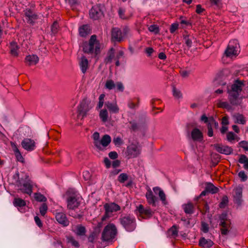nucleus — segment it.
Listing matches in <instances>:
<instances>
[{"instance_id":"14","label":"nucleus","mask_w":248,"mask_h":248,"mask_svg":"<svg viewBox=\"0 0 248 248\" xmlns=\"http://www.w3.org/2000/svg\"><path fill=\"white\" fill-rule=\"evenodd\" d=\"M140 152L139 146L136 144H131L127 147L126 153L129 157H136Z\"/></svg>"},{"instance_id":"23","label":"nucleus","mask_w":248,"mask_h":248,"mask_svg":"<svg viewBox=\"0 0 248 248\" xmlns=\"http://www.w3.org/2000/svg\"><path fill=\"white\" fill-rule=\"evenodd\" d=\"M191 138L194 141H201L202 140L203 136L202 132L198 128H194L191 131Z\"/></svg>"},{"instance_id":"20","label":"nucleus","mask_w":248,"mask_h":248,"mask_svg":"<svg viewBox=\"0 0 248 248\" xmlns=\"http://www.w3.org/2000/svg\"><path fill=\"white\" fill-rule=\"evenodd\" d=\"M111 139L108 135H105L100 140L99 147H96L97 149L103 150L104 148L106 147L111 142Z\"/></svg>"},{"instance_id":"4","label":"nucleus","mask_w":248,"mask_h":248,"mask_svg":"<svg viewBox=\"0 0 248 248\" xmlns=\"http://www.w3.org/2000/svg\"><path fill=\"white\" fill-rule=\"evenodd\" d=\"M117 234V229L115 225L112 223L107 225L102 233V240L103 241H111Z\"/></svg>"},{"instance_id":"48","label":"nucleus","mask_w":248,"mask_h":248,"mask_svg":"<svg viewBox=\"0 0 248 248\" xmlns=\"http://www.w3.org/2000/svg\"><path fill=\"white\" fill-rule=\"evenodd\" d=\"M228 203V198L227 196H224L223 197L220 203H219L220 208H224Z\"/></svg>"},{"instance_id":"44","label":"nucleus","mask_w":248,"mask_h":248,"mask_svg":"<svg viewBox=\"0 0 248 248\" xmlns=\"http://www.w3.org/2000/svg\"><path fill=\"white\" fill-rule=\"evenodd\" d=\"M67 242L71 244L73 246L78 248L79 246V243L73 237L69 236L67 238Z\"/></svg>"},{"instance_id":"57","label":"nucleus","mask_w":248,"mask_h":248,"mask_svg":"<svg viewBox=\"0 0 248 248\" xmlns=\"http://www.w3.org/2000/svg\"><path fill=\"white\" fill-rule=\"evenodd\" d=\"M218 105L219 107H221V108H230V105L227 102L220 101L218 103Z\"/></svg>"},{"instance_id":"32","label":"nucleus","mask_w":248,"mask_h":248,"mask_svg":"<svg viewBox=\"0 0 248 248\" xmlns=\"http://www.w3.org/2000/svg\"><path fill=\"white\" fill-rule=\"evenodd\" d=\"M11 54L14 56H17L18 54L19 47L15 42H12L10 46Z\"/></svg>"},{"instance_id":"41","label":"nucleus","mask_w":248,"mask_h":248,"mask_svg":"<svg viewBox=\"0 0 248 248\" xmlns=\"http://www.w3.org/2000/svg\"><path fill=\"white\" fill-rule=\"evenodd\" d=\"M115 84L112 79H108L106 81L105 87L109 90H113L115 89Z\"/></svg>"},{"instance_id":"1","label":"nucleus","mask_w":248,"mask_h":248,"mask_svg":"<svg viewBox=\"0 0 248 248\" xmlns=\"http://www.w3.org/2000/svg\"><path fill=\"white\" fill-rule=\"evenodd\" d=\"M243 83L236 80L232 85L231 89H228L229 99L232 105H238L241 103L242 97H239L240 93L242 89Z\"/></svg>"},{"instance_id":"47","label":"nucleus","mask_w":248,"mask_h":248,"mask_svg":"<svg viewBox=\"0 0 248 248\" xmlns=\"http://www.w3.org/2000/svg\"><path fill=\"white\" fill-rule=\"evenodd\" d=\"M124 86L121 82H117L115 84V91L123 92L124 90Z\"/></svg>"},{"instance_id":"43","label":"nucleus","mask_w":248,"mask_h":248,"mask_svg":"<svg viewBox=\"0 0 248 248\" xmlns=\"http://www.w3.org/2000/svg\"><path fill=\"white\" fill-rule=\"evenodd\" d=\"M172 94L176 99H180L183 97V94L181 91L174 86L172 87Z\"/></svg>"},{"instance_id":"33","label":"nucleus","mask_w":248,"mask_h":248,"mask_svg":"<svg viewBox=\"0 0 248 248\" xmlns=\"http://www.w3.org/2000/svg\"><path fill=\"white\" fill-rule=\"evenodd\" d=\"M234 123L244 124L246 123V120L244 116L240 114H236L233 115Z\"/></svg>"},{"instance_id":"55","label":"nucleus","mask_w":248,"mask_h":248,"mask_svg":"<svg viewBox=\"0 0 248 248\" xmlns=\"http://www.w3.org/2000/svg\"><path fill=\"white\" fill-rule=\"evenodd\" d=\"M59 25L57 21H55L51 26V32L53 34H55L58 32Z\"/></svg>"},{"instance_id":"40","label":"nucleus","mask_w":248,"mask_h":248,"mask_svg":"<svg viewBox=\"0 0 248 248\" xmlns=\"http://www.w3.org/2000/svg\"><path fill=\"white\" fill-rule=\"evenodd\" d=\"M113 59H114V50L112 48L108 52V56L105 59V62L106 63H110Z\"/></svg>"},{"instance_id":"36","label":"nucleus","mask_w":248,"mask_h":248,"mask_svg":"<svg viewBox=\"0 0 248 248\" xmlns=\"http://www.w3.org/2000/svg\"><path fill=\"white\" fill-rule=\"evenodd\" d=\"M76 234L79 236H82L85 235L86 233V229L84 226L81 225H78L76 229L74 231Z\"/></svg>"},{"instance_id":"24","label":"nucleus","mask_w":248,"mask_h":248,"mask_svg":"<svg viewBox=\"0 0 248 248\" xmlns=\"http://www.w3.org/2000/svg\"><path fill=\"white\" fill-rule=\"evenodd\" d=\"M146 197L148 202L150 204H152L153 206L155 205V202L157 201V198L154 195L151 189H148L146 193Z\"/></svg>"},{"instance_id":"63","label":"nucleus","mask_w":248,"mask_h":248,"mask_svg":"<svg viewBox=\"0 0 248 248\" xmlns=\"http://www.w3.org/2000/svg\"><path fill=\"white\" fill-rule=\"evenodd\" d=\"M207 127H208V135L209 137H211L213 136V131L212 126H211V124H208Z\"/></svg>"},{"instance_id":"5","label":"nucleus","mask_w":248,"mask_h":248,"mask_svg":"<svg viewBox=\"0 0 248 248\" xmlns=\"http://www.w3.org/2000/svg\"><path fill=\"white\" fill-rule=\"evenodd\" d=\"M16 185L18 187V190L23 193L30 195L32 192L33 183L29 179L26 178L24 181L19 180L17 181Z\"/></svg>"},{"instance_id":"9","label":"nucleus","mask_w":248,"mask_h":248,"mask_svg":"<svg viewBox=\"0 0 248 248\" xmlns=\"http://www.w3.org/2000/svg\"><path fill=\"white\" fill-rule=\"evenodd\" d=\"M92 107L89 106V101L86 99H83L78 107L77 119H83Z\"/></svg>"},{"instance_id":"61","label":"nucleus","mask_w":248,"mask_h":248,"mask_svg":"<svg viewBox=\"0 0 248 248\" xmlns=\"http://www.w3.org/2000/svg\"><path fill=\"white\" fill-rule=\"evenodd\" d=\"M83 177L85 180H89L91 178V175L89 171H86L83 172Z\"/></svg>"},{"instance_id":"39","label":"nucleus","mask_w":248,"mask_h":248,"mask_svg":"<svg viewBox=\"0 0 248 248\" xmlns=\"http://www.w3.org/2000/svg\"><path fill=\"white\" fill-rule=\"evenodd\" d=\"M193 205L191 203H188L183 205L184 211L186 214H192L193 213Z\"/></svg>"},{"instance_id":"46","label":"nucleus","mask_w":248,"mask_h":248,"mask_svg":"<svg viewBox=\"0 0 248 248\" xmlns=\"http://www.w3.org/2000/svg\"><path fill=\"white\" fill-rule=\"evenodd\" d=\"M148 30L150 31L154 32L155 34H157L159 32L158 26L155 24H153L149 26Z\"/></svg>"},{"instance_id":"38","label":"nucleus","mask_w":248,"mask_h":248,"mask_svg":"<svg viewBox=\"0 0 248 248\" xmlns=\"http://www.w3.org/2000/svg\"><path fill=\"white\" fill-rule=\"evenodd\" d=\"M13 204L16 207H21L25 206L26 202L23 200L16 198L14 199Z\"/></svg>"},{"instance_id":"35","label":"nucleus","mask_w":248,"mask_h":248,"mask_svg":"<svg viewBox=\"0 0 248 248\" xmlns=\"http://www.w3.org/2000/svg\"><path fill=\"white\" fill-rule=\"evenodd\" d=\"M206 191L212 194L216 193L218 192V189L211 183H208L205 186Z\"/></svg>"},{"instance_id":"10","label":"nucleus","mask_w":248,"mask_h":248,"mask_svg":"<svg viewBox=\"0 0 248 248\" xmlns=\"http://www.w3.org/2000/svg\"><path fill=\"white\" fill-rule=\"evenodd\" d=\"M62 211L63 208L60 207L59 209L54 210L53 213L58 223L64 227H66L69 225V221L66 217L65 214Z\"/></svg>"},{"instance_id":"59","label":"nucleus","mask_w":248,"mask_h":248,"mask_svg":"<svg viewBox=\"0 0 248 248\" xmlns=\"http://www.w3.org/2000/svg\"><path fill=\"white\" fill-rule=\"evenodd\" d=\"M202 230L205 233L207 232L209 230L208 225L206 223L202 222Z\"/></svg>"},{"instance_id":"60","label":"nucleus","mask_w":248,"mask_h":248,"mask_svg":"<svg viewBox=\"0 0 248 248\" xmlns=\"http://www.w3.org/2000/svg\"><path fill=\"white\" fill-rule=\"evenodd\" d=\"M125 12V10L123 9V8H119V15L121 18L125 19H126V17L124 16V13Z\"/></svg>"},{"instance_id":"51","label":"nucleus","mask_w":248,"mask_h":248,"mask_svg":"<svg viewBox=\"0 0 248 248\" xmlns=\"http://www.w3.org/2000/svg\"><path fill=\"white\" fill-rule=\"evenodd\" d=\"M40 213L43 216H45L47 210V206L46 203H43L39 209Z\"/></svg>"},{"instance_id":"53","label":"nucleus","mask_w":248,"mask_h":248,"mask_svg":"<svg viewBox=\"0 0 248 248\" xmlns=\"http://www.w3.org/2000/svg\"><path fill=\"white\" fill-rule=\"evenodd\" d=\"M238 176L241 179V181L245 182L248 179V176L247 174H246L245 172L243 170L240 171L238 174Z\"/></svg>"},{"instance_id":"26","label":"nucleus","mask_w":248,"mask_h":248,"mask_svg":"<svg viewBox=\"0 0 248 248\" xmlns=\"http://www.w3.org/2000/svg\"><path fill=\"white\" fill-rule=\"evenodd\" d=\"M214 244L213 242L209 239L204 237L201 238L199 240V245L203 248H209Z\"/></svg>"},{"instance_id":"19","label":"nucleus","mask_w":248,"mask_h":248,"mask_svg":"<svg viewBox=\"0 0 248 248\" xmlns=\"http://www.w3.org/2000/svg\"><path fill=\"white\" fill-rule=\"evenodd\" d=\"M215 147L218 152L225 155H230L233 151L232 149L228 146L216 144L215 145Z\"/></svg>"},{"instance_id":"58","label":"nucleus","mask_w":248,"mask_h":248,"mask_svg":"<svg viewBox=\"0 0 248 248\" xmlns=\"http://www.w3.org/2000/svg\"><path fill=\"white\" fill-rule=\"evenodd\" d=\"M178 28V24L177 23H173L171 24L170 31V33H174Z\"/></svg>"},{"instance_id":"56","label":"nucleus","mask_w":248,"mask_h":248,"mask_svg":"<svg viewBox=\"0 0 248 248\" xmlns=\"http://www.w3.org/2000/svg\"><path fill=\"white\" fill-rule=\"evenodd\" d=\"M113 141L115 145L117 146H120L123 143V141L120 137H116L114 138Z\"/></svg>"},{"instance_id":"18","label":"nucleus","mask_w":248,"mask_h":248,"mask_svg":"<svg viewBox=\"0 0 248 248\" xmlns=\"http://www.w3.org/2000/svg\"><path fill=\"white\" fill-rule=\"evenodd\" d=\"M22 147L27 151H32L34 149L35 144L33 140L25 139L21 142Z\"/></svg>"},{"instance_id":"22","label":"nucleus","mask_w":248,"mask_h":248,"mask_svg":"<svg viewBox=\"0 0 248 248\" xmlns=\"http://www.w3.org/2000/svg\"><path fill=\"white\" fill-rule=\"evenodd\" d=\"M105 105L111 113H118L119 111V108L115 101L112 102H106Z\"/></svg>"},{"instance_id":"16","label":"nucleus","mask_w":248,"mask_h":248,"mask_svg":"<svg viewBox=\"0 0 248 248\" xmlns=\"http://www.w3.org/2000/svg\"><path fill=\"white\" fill-rule=\"evenodd\" d=\"M24 14L28 23L33 24L35 20L38 18V16L29 9L24 10Z\"/></svg>"},{"instance_id":"29","label":"nucleus","mask_w":248,"mask_h":248,"mask_svg":"<svg viewBox=\"0 0 248 248\" xmlns=\"http://www.w3.org/2000/svg\"><path fill=\"white\" fill-rule=\"evenodd\" d=\"M79 34L80 36L85 37L90 33V28L88 25H84L79 28Z\"/></svg>"},{"instance_id":"7","label":"nucleus","mask_w":248,"mask_h":248,"mask_svg":"<svg viewBox=\"0 0 248 248\" xmlns=\"http://www.w3.org/2000/svg\"><path fill=\"white\" fill-rule=\"evenodd\" d=\"M240 51L238 41L232 40L230 41L225 53L226 56L232 58L238 55Z\"/></svg>"},{"instance_id":"3","label":"nucleus","mask_w":248,"mask_h":248,"mask_svg":"<svg viewBox=\"0 0 248 248\" xmlns=\"http://www.w3.org/2000/svg\"><path fill=\"white\" fill-rule=\"evenodd\" d=\"M100 46L99 42L96 40V36L92 35L89 43H84L83 46V50L87 53H94L97 54L99 52Z\"/></svg>"},{"instance_id":"45","label":"nucleus","mask_w":248,"mask_h":248,"mask_svg":"<svg viewBox=\"0 0 248 248\" xmlns=\"http://www.w3.org/2000/svg\"><path fill=\"white\" fill-rule=\"evenodd\" d=\"M34 198L38 202H45L46 200V198L40 193H36L34 195Z\"/></svg>"},{"instance_id":"64","label":"nucleus","mask_w":248,"mask_h":248,"mask_svg":"<svg viewBox=\"0 0 248 248\" xmlns=\"http://www.w3.org/2000/svg\"><path fill=\"white\" fill-rule=\"evenodd\" d=\"M109 157L112 159H115L118 157V154L116 152H111L108 154Z\"/></svg>"},{"instance_id":"12","label":"nucleus","mask_w":248,"mask_h":248,"mask_svg":"<svg viewBox=\"0 0 248 248\" xmlns=\"http://www.w3.org/2000/svg\"><path fill=\"white\" fill-rule=\"evenodd\" d=\"M127 29L121 31L118 28H113L111 32L112 39L114 41L121 42L125 37Z\"/></svg>"},{"instance_id":"27","label":"nucleus","mask_w":248,"mask_h":248,"mask_svg":"<svg viewBox=\"0 0 248 248\" xmlns=\"http://www.w3.org/2000/svg\"><path fill=\"white\" fill-rule=\"evenodd\" d=\"M25 61L29 65H35L39 61V58L36 55H29L26 57Z\"/></svg>"},{"instance_id":"62","label":"nucleus","mask_w":248,"mask_h":248,"mask_svg":"<svg viewBox=\"0 0 248 248\" xmlns=\"http://www.w3.org/2000/svg\"><path fill=\"white\" fill-rule=\"evenodd\" d=\"M34 220H35L36 224L39 227L41 228L42 227V226H43L42 223L38 217L35 216L34 217Z\"/></svg>"},{"instance_id":"42","label":"nucleus","mask_w":248,"mask_h":248,"mask_svg":"<svg viewBox=\"0 0 248 248\" xmlns=\"http://www.w3.org/2000/svg\"><path fill=\"white\" fill-rule=\"evenodd\" d=\"M168 235L172 238H175L178 235V230L175 226H173L168 231Z\"/></svg>"},{"instance_id":"6","label":"nucleus","mask_w":248,"mask_h":248,"mask_svg":"<svg viewBox=\"0 0 248 248\" xmlns=\"http://www.w3.org/2000/svg\"><path fill=\"white\" fill-rule=\"evenodd\" d=\"M121 225L127 232L133 231L136 227V219L132 216H125L120 218Z\"/></svg>"},{"instance_id":"8","label":"nucleus","mask_w":248,"mask_h":248,"mask_svg":"<svg viewBox=\"0 0 248 248\" xmlns=\"http://www.w3.org/2000/svg\"><path fill=\"white\" fill-rule=\"evenodd\" d=\"M219 224L222 227L221 233L223 235L227 234L231 227V222L227 212H224L219 216Z\"/></svg>"},{"instance_id":"2","label":"nucleus","mask_w":248,"mask_h":248,"mask_svg":"<svg viewBox=\"0 0 248 248\" xmlns=\"http://www.w3.org/2000/svg\"><path fill=\"white\" fill-rule=\"evenodd\" d=\"M80 202V197L75 193L67 198V207L69 210V216L75 218H80L82 216V213L80 211L78 212L75 211L79 205Z\"/></svg>"},{"instance_id":"17","label":"nucleus","mask_w":248,"mask_h":248,"mask_svg":"<svg viewBox=\"0 0 248 248\" xmlns=\"http://www.w3.org/2000/svg\"><path fill=\"white\" fill-rule=\"evenodd\" d=\"M242 187L240 186H237L234 189L233 200L235 203L240 205L242 202Z\"/></svg>"},{"instance_id":"34","label":"nucleus","mask_w":248,"mask_h":248,"mask_svg":"<svg viewBox=\"0 0 248 248\" xmlns=\"http://www.w3.org/2000/svg\"><path fill=\"white\" fill-rule=\"evenodd\" d=\"M99 117L103 123L108 121V113L106 109H102L99 112Z\"/></svg>"},{"instance_id":"50","label":"nucleus","mask_w":248,"mask_h":248,"mask_svg":"<svg viewBox=\"0 0 248 248\" xmlns=\"http://www.w3.org/2000/svg\"><path fill=\"white\" fill-rule=\"evenodd\" d=\"M128 179V175L124 173L120 174L118 178V180L121 183H124Z\"/></svg>"},{"instance_id":"54","label":"nucleus","mask_w":248,"mask_h":248,"mask_svg":"<svg viewBox=\"0 0 248 248\" xmlns=\"http://www.w3.org/2000/svg\"><path fill=\"white\" fill-rule=\"evenodd\" d=\"M239 146L242 148L245 151H248V141L242 140L239 143Z\"/></svg>"},{"instance_id":"31","label":"nucleus","mask_w":248,"mask_h":248,"mask_svg":"<svg viewBox=\"0 0 248 248\" xmlns=\"http://www.w3.org/2000/svg\"><path fill=\"white\" fill-rule=\"evenodd\" d=\"M183 39L185 41V44L188 48L191 47L192 40L194 39V37L186 33L183 35Z\"/></svg>"},{"instance_id":"49","label":"nucleus","mask_w":248,"mask_h":248,"mask_svg":"<svg viewBox=\"0 0 248 248\" xmlns=\"http://www.w3.org/2000/svg\"><path fill=\"white\" fill-rule=\"evenodd\" d=\"M237 138V136L232 132H229L227 134V140L231 142H232Z\"/></svg>"},{"instance_id":"13","label":"nucleus","mask_w":248,"mask_h":248,"mask_svg":"<svg viewBox=\"0 0 248 248\" xmlns=\"http://www.w3.org/2000/svg\"><path fill=\"white\" fill-rule=\"evenodd\" d=\"M90 16L93 20H98L103 16V13L100 5H96L92 8L90 11Z\"/></svg>"},{"instance_id":"21","label":"nucleus","mask_w":248,"mask_h":248,"mask_svg":"<svg viewBox=\"0 0 248 248\" xmlns=\"http://www.w3.org/2000/svg\"><path fill=\"white\" fill-rule=\"evenodd\" d=\"M153 190L156 194L158 195L162 203L164 205H166L168 202L166 200V194L164 191L158 186L153 187Z\"/></svg>"},{"instance_id":"15","label":"nucleus","mask_w":248,"mask_h":248,"mask_svg":"<svg viewBox=\"0 0 248 248\" xmlns=\"http://www.w3.org/2000/svg\"><path fill=\"white\" fill-rule=\"evenodd\" d=\"M137 211L139 214V217L145 218L152 215V211L150 208L144 209L142 205H140L137 208Z\"/></svg>"},{"instance_id":"52","label":"nucleus","mask_w":248,"mask_h":248,"mask_svg":"<svg viewBox=\"0 0 248 248\" xmlns=\"http://www.w3.org/2000/svg\"><path fill=\"white\" fill-rule=\"evenodd\" d=\"M105 97V95L104 94H101L100 95L99 97V102L97 105L98 108H100L103 107L104 105Z\"/></svg>"},{"instance_id":"30","label":"nucleus","mask_w":248,"mask_h":248,"mask_svg":"<svg viewBox=\"0 0 248 248\" xmlns=\"http://www.w3.org/2000/svg\"><path fill=\"white\" fill-rule=\"evenodd\" d=\"M238 162L240 164H243L244 169L248 171V157L246 155H239Z\"/></svg>"},{"instance_id":"37","label":"nucleus","mask_w":248,"mask_h":248,"mask_svg":"<svg viewBox=\"0 0 248 248\" xmlns=\"http://www.w3.org/2000/svg\"><path fill=\"white\" fill-rule=\"evenodd\" d=\"M92 138L93 140V144L96 147L100 146V135L99 133L97 132H94L92 135Z\"/></svg>"},{"instance_id":"25","label":"nucleus","mask_w":248,"mask_h":248,"mask_svg":"<svg viewBox=\"0 0 248 248\" xmlns=\"http://www.w3.org/2000/svg\"><path fill=\"white\" fill-rule=\"evenodd\" d=\"M79 64L82 72L84 74L85 73L89 67L88 60L84 56H82L80 59Z\"/></svg>"},{"instance_id":"11","label":"nucleus","mask_w":248,"mask_h":248,"mask_svg":"<svg viewBox=\"0 0 248 248\" xmlns=\"http://www.w3.org/2000/svg\"><path fill=\"white\" fill-rule=\"evenodd\" d=\"M104 208L105 209V214L102 218V221L105 220L107 218L111 216L112 213L120 210L121 208L119 205L113 202L105 204Z\"/></svg>"},{"instance_id":"28","label":"nucleus","mask_w":248,"mask_h":248,"mask_svg":"<svg viewBox=\"0 0 248 248\" xmlns=\"http://www.w3.org/2000/svg\"><path fill=\"white\" fill-rule=\"evenodd\" d=\"M11 146H12V147L13 148V151L14 152V153L15 154V155L16 156V158L17 160L18 161L23 162V161H24V158L22 156V155L21 153L20 152L19 150H18V149L16 147V145L14 143L12 142L11 143Z\"/></svg>"}]
</instances>
